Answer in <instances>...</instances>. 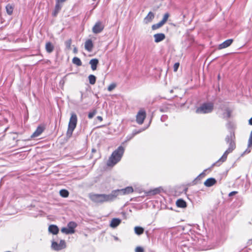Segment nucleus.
Instances as JSON below:
<instances>
[{
    "label": "nucleus",
    "mask_w": 252,
    "mask_h": 252,
    "mask_svg": "<svg viewBox=\"0 0 252 252\" xmlns=\"http://www.w3.org/2000/svg\"><path fill=\"white\" fill-rule=\"evenodd\" d=\"M248 243L249 245L252 244V239H250V240L248 241Z\"/></svg>",
    "instance_id": "nucleus-50"
},
{
    "label": "nucleus",
    "mask_w": 252,
    "mask_h": 252,
    "mask_svg": "<svg viewBox=\"0 0 252 252\" xmlns=\"http://www.w3.org/2000/svg\"><path fill=\"white\" fill-rule=\"evenodd\" d=\"M66 0H56V1H58V2L63 3Z\"/></svg>",
    "instance_id": "nucleus-46"
},
{
    "label": "nucleus",
    "mask_w": 252,
    "mask_h": 252,
    "mask_svg": "<svg viewBox=\"0 0 252 252\" xmlns=\"http://www.w3.org/2000/svg\"><path fill=\"white\" fill-rule=\"evenodd\" d=\"M214 109V104L212 102L202 103L195 110L197 114H207L211 113Z\"/></svg>",
    "instance_id": "nucleus-5"
},
{
    "label": "nucleus",
    "mask_w": 252,
    "mask_h": 252,
    "mask_svg": "<svg viewBox=\"0 0 252 252\" xmlns=\"http://www.w3.org/2000/svg\"><path fill=\"white\" fill-rule=\"evenodd\" d=\"M96 150L94 149H92V153H95V152H96Z\"/></svg>",
    "instance_id": "nucleus-51"
},
{
    "label": "nucleus",
    "mask_w": 252,
    "mask_h": 252,
    "mask_svg": "<svg viewBox=\"0 0 252 252\" xmlns=\"http://www.w3.org/2000/svg\"><path fill=\"white\" fill-rule=\"evenodd\" d=\"M125 152V148L122 146H119L115 150L109 157L107 162L108 166H113L120 161Z\"/></svg>",
    "instance_id": "nucleus-3"
},
{
    "label": "nucleus",
    "mask_w": 252,
    "mask_h": 252,
    "mask_svg": "<svg viewBox=\"0 0 252 252\" xmlns=\"http://www.w3.org/2000/svg\"><path fill=\"white\" fill-rule=\"evenodd\" d=\"M224 110L225 112L223 113L222 115L223 118L226 119L230 118L231 116V111L228 107H226Z\"/></svg>",
    "instance_id": "nucleus-21"
},
{
    "label": "nucleus",
    "mask_w": 252,
    "mask_h": 252,
    "mask_svg": "<svg viewBox=\"0 0 252 252\" xmlns=\"http://www.w3.org/2000/svg\"><path fill=\"white\" fill-rule=\"evenodd\" d=\"M95 114H96L95 110H94L93 111L90 112L88 114V118L89 119L93 118L94 117V116L95 115Z\"/></svg>",
    "instance_id": "nucleus-36"
},
{
    "label": "nucleus",
    "mask_w": 252,
    "mask_h": 252,
    "mask_svg": "<svg viewBox=\"0 0 252 252\" xmlns=\"http://www.w3.org/2000/svg\"><path fill=\"white\" fill-rule=\"evenodd\" d=\"M60 194L63 197H67L69 195V192L66 189H63L60 191Z\"/></svg>",
    "instance_id": "nucleus-26"
},
{
    "label": "nucleus",
    "mask_w": 252,
    "mask_h": 252,
    "mask_svg": "<svg viewBox=\"0 0 252 252\" xmlns=\"http://www.w3.org/2000/svg\"><path fill=\"white\" fill-rule=\"evenodd\" d=\"M179 66V63H176L174 64L173 69L174 71H177Z\"/></svg>",
    "instance_id": "nucleus-39"
},
{
    "label": "nucleus",
    "mask_w": 252,
    "mask_h": 252,
    "mask_svg": "<svg viewBox=\"0 0 252 252\" xmlns=\"http://www.w3.org/2000/svg\"><path fill=\"white\" fill-rule=\"evenodd\" d=\"M170 93H173V90H171L170 91Z\"/></svg>",
    "instance_id": "nucleus-53"
},
{
    "label": "nucleus",
    "mask_w": 252,
    "mask_h": 252,
    "mask_svg": "<svg viewBox=\"0 0 252 252\" xmlns=\"http://www.w3.org/2000/svg\"><path fill=\"white\" fill-rule=\"evenodd\" d=\"M216 183L217 181L215 178H210L206 180L204 184L207 187H210L214 185Z\"/></svg>",
    "instance_id": "nucleus-12"
},
{
    "label": "nucleus",
    "mask_w": 252,
    "mask_h": 252,
    "mask_svg": "<svg viewBox=\"0 0 252 252\" xmlns=\"http://www.w3.org/2000/svg\"><path fill=\"white\" fill-rule=\"evenodd\" d=\"M93 48V44L91 39H88L85 42V48L88 51L91 52Z\"/></svg>",
    "instance_id": "nucleus-15"
},
{
    "label": "nucleus",
    "mask_w": 252,
    "mask_h": 252,
    "mask_svg": "<svg viewBox=\"0 0 252 252\" xmlns=\"http://www.w3.org/2000/svg\"><path fill=\"white\" fill-rule=\"evenodd\" d=\"M167 119V116L166 115H162L161 117L160 120L162 122H165Z\"/></svg>",
    "instance_id": "nucleus-42"
},
{
    "label": "nucleus",
    "mask_w": 252,
    "mask_h": 252,
    "mask_svg": "<svg viewBox=\"0 0 252 252\" xmlns=\"http://www.w3.org/2000/svg\"><path fill=\"white\" fill-rule=\"evenodd\" d=\"M226 126H227V128L228 129H229L230 133H231V131H233L234 132V134H235L234 131V129L235 128V125L233 123H231V122H228L226 124ZM230 134H229V135Z\"/></svg>",
    "instance_id": "nucleus-24"
},
{
    "label": "nucleus",
    "mask_w": 252,
    "mask_h": 252,
    "mask_svg": "<svg viewBox=\"0 0 252 252\" xmlns=\"http://www.w3.org/2000/svg\"><path fill=\"white\" fill-rule=\"evenodd\" d=\"M135 252H144V249L141 247H137L135 249Z\"/></svg>",
    "instance_id": "nucleus-38"
},
{
    "label": "nucleus",
    "mask_w": 252,
    "mask_h": 252,
    "mask_svg": "<svg viewBox=\"0 0 252 252\" xmlns=\"http://www.w3.org/2000/svg\"><path fill=\"white\" fill-rule=\"evenodd\" d=\"M245 152L250 153V150H248V149H247L246 150Z\"/></svg>",
    "instance_id": "nucleus-52"
},
{
    "label": "nucleus",
    "mask_w": 252,
    "mask_h": 252,
    "mask_svg": "<svg viewBox=\"0 0 252 252\" xmlns=\"http://www.w3.org/2000/svg\"><path fill=\"white\" fill-rule=\"evenodd\" d=\"M159 192V190L158 189H155L151 191L152 194H157Z\"/></svg>",
    "instance_id": "nucleus-40"
},
{
    "label": "nucleus",
    "mask_w": 252,
    "mask_h": 252,
    "mask_svg": "<svg viewBox=\"0 0 252 252\" xmlns=\"http://www.w3.org/2000/svg\"><path fill=\"white\" fill-rule=\"evenodd\" d=\"M72 63L77 66H81L82 65V62L78 57H74L72 59Z\"/></svg>",
    "instance_id": "nucleus-25"
},
{
    "label": "nucleus",
    "mask_w": 252,
    "mask_h": 252,
    "mask_svg": "<svg viewBox=\"0 0 252 252\" xmlns=\"http://www.w3.org/2000/svg\"><path fill=\"white\" fill-rule=\"evenodd\" d=\"M115 239H116V240H118V238H117V237H116V238H115Z\"/></svg>",
    "instance_id": "nucleus-55"
},
{
    "label": "nucleus",
    "mask_w": 252,
    "mask_h": 252,
    "mask_svg": "<svg viewBox=\"0 0 252 252\" xmlns=\"http://www.w3.org/2000/svg\"><path fill=\"white\" fill-rule=\"evenodd\" d=\"M65 247L66 243L64 240H61L59 244L55 241L52 242L51 248L55 251H60L65 248Z\"/></svg>",
    "instance_id": "nucleus-8"
},
{
    "label": "nucleus",
    "mask_w": 252,
    "mask_h": 252,
    "mask_svg": "<svg viewBox=\"0 0 252 252\" xmlns=\"http://www.w3.org/2000/svg\"><path fill=\"white\" fill-rule=\"evenodd\" d=\"M89 63L91 65V68L93 70L96 69L97 64L98 63V60L97 59H93L90 60Z\"/></svg>",
    "instance_id": "nucleus-18"
},
{
    "label": "nucleus",
    "mask_w": 252,
    "mask_h": 252,
    "mask_svg": "<svg viewBox=\"0 0 252 252\" xmlns=\"http://www.w3.org/2000/svg\"><path fill=\"white\" fill-rule=\"evenodd\" d=\"M104 28V25L102 22L97 21L94 26L92 29L93 32L95 34L101 32Z\"/></svg>",
    "instance_id": "nucleus-9"
},
{
    "label": "nucleus",
    "mask_w": 252,
    "mask_h": 252,
    "mask_svg": "<svg viewBox=\"0 0 252 252\" xmlns=\"http://www.w3.org/2000/svg\"><path fill=\"white\" fill-rule=\"evenodd\" d=\"M248 146L249 147L252 146V131L251 132L250 136V137L249 139Z\"/></svg>",
    "instance_id": "nucleus-37"
},
{
    "label": "nucleus",
    "mask_w": 252,
    "mask_h": 252,
    "mask_svg": "<svg viewBox=\"0 0 252 252\" xmlns=\"http://www.w3.org/2000/svg\"><path fill=\"white\" fill-rule=\"evenodd\" d=\"M235 135L233 131L231 132L230 135H227L225 138V141L229 144L228 148L225 151L221 157L214 164H217L220 162L225 161L227 157V155L231 153L235 148V143L234 142Z\"/></svg>",
    "instance_id": "nucleus-2"
},
{
    "label": "nucleus",
    "mask_w": 252,
    "mask_h": 252,
    "mask_svg": "<svg viewBox=\"0 0 252 252\" xmlns=\"http://www.w3.org/2000/svg\"><path fill=\"white\" fill-rule=\"evenodd\" d=\"M77 226V224L74 221H70L67 224V227L71 231H75L74 229Z\"/></svg>",
    "instance_id": "nucleus-27"
},
{
    "label": "nucleus",
    "mask_w": 252,
    "mask_h": 252,
    "mask_svg": "<svg viewBox=\"0 0 252 252\" xmlns=\"http://www.w3.org/2000/svg\"><path fill=\"white\" fill-rule=\"evenodd\" d=\"M116 87V85L115 83H112L110 84L108 87V91L109 92L112 91L114 90Z\"/></svg>",
    "instance_id": "nucleus-34"
},
{
    "label": "nucleus",
    "mask_w": 252,
    "mask_h": 252,
    "mask_svg": "<svg viewBox=\"0 0 252 252\" xmlns=\"http://www.w3.org/2000/svg\"><path fill=\"white\" fill-rule=\"evenodd\" d=\"M155 17V14L152 12H149L148 15L144 19V22L148 24L151 22Z\"/></svg>",
    "instance_id": "nucleus-14"
},
{
    "label": "nucleus",
    "mask_w": 252,
    "mask_h": 252,
    "mask_svg": "<svg viewBox=\"0 0 252 252\" xmlns=\"http://www.w3.org/2000/svg\"><path fill=\"white\" fill-rule=\"evenodd\" d=\"M121 220L118 218H114L111 220L110 226L112 228H115L121 223Z\"/></svg>",
    "instance_id": "nucleus-16"
},
{
    "label": "nucleus",
    "mask_w": 252,
    "mask_h": 252,
    "mask_svg": "<svg viewBox=\"0 0 252 252\" xmlns=\"http://www.w3.org/2000/svg\"><path fill=\"white\" fill-rule=\"evenodd\" d=\"M44 128L42 126H38L36 130L32 135V137H36L39 136L44 131Z\"/></svg>",
    "instance_id": "nucleus-13"
},
{
    "label": "nucleus",
    "mask_w": 252,
    "mask_h": 252,
    "mask_svg": "<svg viewBox=\"0 0 252 252\" xmlns=\"http://www.w3.org/2000/svg\"><path fill=\"white\" fill-rule=\"evenodd\" d=\"M144 229L143 227L140 226H135L134 227V232L137 235H141L143 233Z\"/></svg>",
    "instance_id": "nucleus-22"
},
{
    "label": "nucleus",
    "mask_w": 252,
    "mask_h": 252,
    "mask_svg": "<svg viewBox=\"0 0 252 252\" xmlns=\"http://www.w3.org/2000/svg\"><path fill=\"white\" fill-rule=\"evenodd\" d=\"M204 176H205L204 172H203L202 173H201V174H200L197 176V177L196 178V179H200V178H201L202 177H204Z\"/></svg>",
    "instance_id": "nucleus-44"
},
{
    "label": "nucleus",
    "mask_w": 252,
    "mask_h": 252,
    "mask_svg": "<svg viewBox=\"0 0 252 252\" xmlns=\"http://www.w3.org/2000/svg\"><path fill=\"white\" fill-rule=\"evenodd\" d=\"M89 83L91 85H94L96 82V77L94 75H90L88 77Z\"/></svg>",
    "instance_id": "nucleus-28"
},
{
    "label": "nucleus",
    "mask_w": 252,
    "mask_h": 252,
    "mask_svg": "<svg viewBox=\"0 0 252 252\" xmlns=\"http://www.w3.org/2000/svg\"><path fill=\"white\" fill-rule=\"evenodd\" d=\"M164 24L161 22L160 21L157 24H154L152 26V29L153 30H157L161 27H162Z\"/></svg>",
    "instance_id": "nucleus-30"
},
{
    "label": "nucleus",
    "mask_w": 252,
    "mask_h": 252,
    "mask_svg": "<svg viewBox=\"0 0 252 252\" xmlns=\"http://www.w3.org/2000/svg\"><path fill=\"white\" fill-rule=\"evenodd\" d=\"M133 189L132 187H127L125 189H121L114 190L112 191V192H115V194L116 195V198L117 196L118 195H119V194H121V195L128 194L133 192Z\"/></svg>",
    "instance_id": "nucleus-7"
},
{
    "label": "nucleus",
    "mask_w": 252,
    "mask_h": 252,
    "mask_svg": "<svg viewBox=\"0 0 252 252\" xmlns=\"http://www.w3.org/2000/svg\"><path fill=\"white\" fill-rule=\"evenodd\" d=\"M5 8L7 14L9 15H11L13 13L14 8L13 6L10 4H8L7 5H6Z\"/></svg>",
    "instance_id": "nucleus-23"
},
{
    "label": "nucleus",
    "mask_w": 252,
    "mask_h": 252,
    "mask_svg": "<svg viewBox=\"0 0 252 252\" xmlns=\"http://www.w3.org/2000/svg\"><path fill=\"white\" fill-rule=\"evenodd\" d=\"M48 230L53 234H57L59 232V229L57 225L52 224L49 226Z\"/></svg>",
    "instance_id": "nucleus-17"
},
{
    "label": "nucleus",
    "mask_w": 252,
    "mask_h": 252,
    "mask_svg": "<svg viewBox=\"0 0 252 252\" xmlns=\"http://www.w3.org/2000/svg\"><path fill=\"white\" fill-rule=\"evenodd\" d=\"M218 78H220V75H218Z\"/></svg>",
    "instance_id": "nucleus-54"
},
{
    "label": "nucleus",
    "mask_w": 252,
    "mask_h": 252,
    "mask_svg": "<svg viewBox=\"0 0 252 252\" xmlns=\"http://www.w3.org/2000/svg\"><path fill=\"white\" fill-rule=\"evenodd\" d=\"M169 16V14L168 13H165L164 15L162 20L160 22H162L163 24H164L166 23V22L167 21Z\"/></svg>",
    "instance_id": "nucleus-33"
},
{
    "label": "nucleus",
    "mask_w": 252,
    "mask_h": 252,
    "mask_svg": "<svg viewBox=\"0 0 252 252\" xmlns=\"http://www.w3.org/2000/svg\"><path fill=\"white\" fill-rule=\"evenodd\" d=\"M59 13V11H57L56 10L54 9V11L53 13V15L54 16H56V15H57V14Z\"/></svg>",
    "instance_id": "nucleus-45"
},
{
    "label": "nucleus",
    "mask_w": 252,
    "mask_h": 252,
    "mask_svg": "<svg viewBox=\"0 0 252 252\" xmlns=\"http://www.w3.org/2000/svg\"><path fill=\"white\" fill-rule=\"evenodd\" d=\"M45 49L47 53H51L53 51L54 46L51 42H48L46 43Z\"/></svg>",
    "instance_id": "nucleus-19"
},
{
    "label": "nucleus",
    "mask_w": 252,
    "mask_h": 252,
    "mask_svg": "<svg viewBox=\"0 0 252 252\" xmlns=\"http://www.w3.org/2000/svg\"><path fill=\"white\" fill-rule=\"evenodd\" d=\"M71 43H72V40L71 39H69L65 42V45L66 48L68 50H70L71 49Z\"/></svg>",
    "instance_id": "nucleus-31"
},
{
    "label": "nucleus",
    "mask_w": 252,
    "mask_h": 252,
    "mask_svg": "<svg viewBox=\"0 0 252 252\" xmlns=\"http://www.w3.org/2000/svg\"><path fill=\"white\" fill-rule=\"evenodd\" d=\"M145 129H140L139 130H134L133 131L132 133H131V134L134 136L135 135H136V134L141 132L142 131H143V130H144Z\"/></svg>",
    "instance_id": "nucleus-35"
},
{
    "label": "nucleus",
    "mask_w": 252,
    "mask_h": 252,
    "mask_svg": "<svg viewBox=\"0 0 252 252\" xmlns=\"http://www.w3.org/2000/svg\"><path fill=\"white\" fill-rule=\"evenodd\" d=\"M146 117V113L143 109H140L136 116V121L139 125L143 124L144 120Z\"/></svg>",
    "instance_id": "nucleus-6"
},
{
    "label": "nucleus",
    "mask_w": 252,
    "mask_h": 252,
    "mask_svg": "<svg viewBox=\"0 0 252 252\" xmlns=\"http://www.w3.org/2000/svg\"><path fill=\"white\" fill-rule=\"evenodd\" d=\"M77 123V117L75 113H72L69 119L68 125V128L66 132V137L70 138L72 136L73 131L75 128Z\"/></svg>",
    "instance_id": "nucleus-4"
},
{
    "label": "nucleus",
    "mask_w": 252,
    "mask_h": 252,
    "mask_svg": "<svg viewBox=\"0 0 252 252\" xmlns=\"http://www.w3.org/2000/svg\"><path fill=\"white\" fill-rule=\"evenodd\" d=\"M249 124L252 125V117L249 121Z\"/></svg>",
    "instance_id": "nucleus-49"
},
{
    "label": "nucleus",
    "mask_w": 252,
    "mask_h": 252,
    "mask_svg": "<svg viewBox=\"0 0 252 252\" xmlns=\"http://www.w3.org/2000/svg\"><path fill=\"white\" fill-rule=\"evenodd\" d=\"M60 2H58V1H56V5L55 7V10H56L57 11H60L61 9V8L62 7V5L61 4Z\"/></svg>",
    "instance_id": "nucleus-32"
},
{
    "label": "nucleus",
    "mask_w": 252,
    "mask_h": 252,
    "mask_svg": "<svg viewBox=\"0 0 252 252\" xmlns=\"http://www.w3.org/2000/svg\"><path fill=\"white\" fill-rule=\"evenodd\" d=\"M97 119L100 122L102 121V118L101 116H97Z\"/></svg>",
    "instance_id": "nucleus-47"
},
{
    "label": "nucleus",
    "mask_w": 252,
    "mask_h": 252,
    "mask_svg": "<svg viewBox=\"0 0 252 252\" xmlns=\"http://www.w3.org/2000/svg\"><path fill=\"white\" fill-rule=\"evenodd\" d=\"M134 136L131 134L128 135L126 137V141L130 140Z\"/></svg>",
    "instance_id": "nucleus-41"
},
{
    "label": "nucleus",
    "mask_w": 252,
    "mask_h": 252,
    "mask_svg": "<svg viewBox=\"0 0 252 252\" xmlns=\"http://www.w3.org/2000/svg\"><path fill=\"white\" fill-rule=\"evenodd\" d=\"M237 193V191H231V192H230L228 194V196L229 197L230 196H232L233 195H235Z\"/></svg>",
    "instance_id": "nucleus-43"
},
{
    "label": "nucleus",
    "mask_w": 252,
    "mask_h": 252,
    "mask_svg": "<svg viewBox=\"0 0 252 252\" xmlns=\"http://www.w3.org/2000/svg\"><path fill=\"white\" fill-rule=\"evenodd\" d=\"M233 42V39H227L224 42H223L222 43L220 44L219 46V48L220 49H222L223 48H225L229 46Z\"/></svg>",
    "instance_id": "nucleus-11"
},
{
    "label": "nucleus",
    "mask_w": 252,
    "mask_h": 252,
    "mask_svg": "<svg viewBox=\"0 0 252 252\" xmlns=\"http://www.w3.org/2000/svg\"><path fill=\"white\" fill-rule=\"evenodd\" d=\"M154 37L155 38V42L158 43L163 40L165 38V35L163 33H159L154 34Z\"/></svg>",
    "instance_id": "nucleus-10"
},
{
    "label": "nucleus",
    "mask_w": 252,
    "mask_h": 252,
    "mask_svg": "<svg viewBox=\"0 0 252 252\" xmlns=\"http://www.w3.org/2000/svg\"><path fill=\"white\" fill-rule=\"evenodd\" d=\"M115 193V192H112L109 194L90 193L89 197L93 202L97 204H102L114 200L116 198Z\"/></svg>",
    "instance_id": "nucleus-1"
},
{
    "label": "nucleus",
    "mask_w": 252,
    "mask_h": 252,
    "mask_svg": "<svg viewBox=\"0 0 252 252\" xmlns=\"http://www.w3.org/2000/svg\"><path fill=\"white\" fill-rule=\"evenodd\" d=\"M176 205L180 208H185L187 206V203L185 200L182 199H179L176 201Z\"/></svg>",
    "instance_id": "nucleus-20"
},
{
    "label": "nucleus",
    "mask_w": 252,
    "mask_h": 252,
    "mask_svg": "<svg viewBox=\"0 0 252 252\" xmlns=\"http://www.w3.org/2000/svg\"><path fill=\"white\" fill-rule=\"evenodd\" d=\"M61 231L65 233L66 234H73L74 233L75 231L70 230L69 228H66V227H63L61 229Z\"/></svg>",
    "instance_id": "nucleus-29"
},
{
    "label": "nucleus",
    "mask_w": 252,
    "mask_h": 252,
    "mask_svg": "<svg viewBox=\"0 0 252 252\" xmlns=\"http://www.w3.org/2000/svg\"><path fill=\"white\" fill-rule=\"evenodd\" d=\"M77 52H78V50H77V48L76 47H74V49H73V52L74 53H77Z\"/></svg>",
    "instance_id": "nucleus-48"
}]
</instances>
